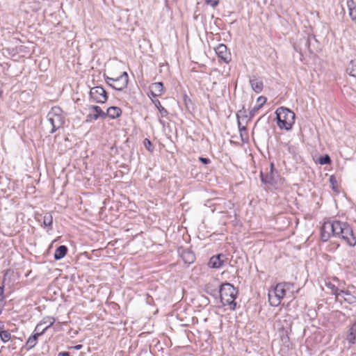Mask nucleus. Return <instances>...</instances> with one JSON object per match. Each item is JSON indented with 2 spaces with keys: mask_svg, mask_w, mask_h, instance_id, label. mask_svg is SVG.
I'll return each instance as SVG.
<instances>
[{
  "mask_svg": "<svg viewBox=\"0 0 356 356\" xmlns=\"http://www.w3.org/2000/svg\"><path fill=\"white\" fill-rule=\"evenodd\" d=\"M331 236L341 238L350 247L356 245V237L352 227L346 222L333 220L325 222L321 227V238L327 241Z\"/></svg>",
  "mask_w": 356,
  "mask_h": 356,
  "instance_id": "1",
  "label": "nucleus"
},
{
  "mask_svg": "<svg viewBox=\"0 0 356 356\" xmlns=\"http://www.w3.org/2000/svg\"><path fill=\"white\" fill-rule=\"evenodd\" d=\"M221 302L224 306H229L230 309H235V302L238 291L234 286L229 283H224L219 288Z\"/></svg>",
  "mask_w": 356,
  "mask_h": 356,
  "instance_id": "2",
  "label": "nucleus"
},
{
  "mask_svg": "<svg viewBox=\"0 0 356 356\" xmlns=\"http://www.w3.org/2000/svg\"><path fill=\"white\" fill-rule=\"evenodd\" d=\"M293 286V284L290 282L278 283L275 289L268 293L270 305L273 307L278 306L286 296V291L291 289Z\"/></svg>",
  "mask_w": 356,
  "mask_h": 356,
  "instance_id": "3",
  "label": "nucleus"
},
{
  "mask_svg": "<svg viewBox=\"0 0 356 356\" xmlns=\"http://www.w3.org/2000/svg\"><path fill=\"white\" fill-rule=\"evenodd\" d=\"M277 125L280 129L289 130L295 122V114L289 108H278L276 111Z\"/></svg>",
  "mask_w": 356,
  "mask_h": 356,
  "instance_id": "4",
  "label": "nucleus"
},
{
  "mask_svg": "<svg viewBox=\"0 0 356 356\" xmlns=\"http://www.w3.org/2000/svg\"><path fill=\"white\" fill-rule=\"evenodd\" d=\"M54 321V318L51 317H47L37 325L35 329L36 332L33 335L31 336L26 341V346L28 350L35 347L37 343L38 337L42 334L47 329L53 325Z\"/></svg>",
  "mask_w": 356,
  "mask_h": 356,
  "instance_id": "5",
  "label": "nucleus"
},
{
  "mask_svg": "<svg viewBox=\"0 0 356 356\" xmlns=\"http://www.w3.org/2000/svg\"><path fill=\"white\" fill-rule=\"evenodd\" d=\"M48 120L52 125L51 133L55 132L62 127L64 118L62 115V111L59 107H53L47 115Z\"/></svg>",
  "mask_w": 356,
  "mask_h": 356,
  "instance_id": "6",
  "label": "nucleus"
},
{
  "mask_svg": "<svg viewBox=\"0 0 356 356\" xmlns=\"http://www.w3.org/2000/svg\"><path fill=\"white\" fill-rule=\"evenodd\" d=\"M106 83L115 90H122L127 86L129 79L127 72H124L119 76H106Z\"/></svg>",
  "mask_w": 356,
  "mask_h": 356,
  "instance_id": "7",
  "label": "nucleus"
},
{
  "mask_svg": "<svg viewBox=\"0 0 356 356\" xmlns=\"http://www.w3.org/2000/svg\"><path fill=\"white\" fill-rule=\"evenodd\" d=\"M90 97L96 103H104L107 100V93L102 86H95L90 90Z\"/></svg>",
  "mask_w": 356,
  "mask_h": 356,
  "instance_id": "8",
  "label": "nucleus"
},
{
  "mask_svg": "<svg viewBox=\"0 0 356 356\" xmlns=\"http://www.w3.org/2000/svg\"><path fill=\"white\" fill-rule=\"evenodd\" d=\"M90 113L86 116V122H92L96 120L99 118H106V114L98 106H90L89 107Z\"/></svg>",
  "mask_w": 356,
  "mask_h": 356,
  "instance_id": "9",
  "label": "nucleus"
},
{
  "mask_svg": "<svg viewBox=\"0 0 356 356\" xmlns=\"http://www.w3.org/2000/svg\"><path fill=\"white\" fill-rule=\"evenodd\" d=\"M336 300L340 302H345L351 305L356 302V296L352 294L348 290H341L339 293L337 295Z\"/></svg>",
  "mask_w": 356,
  "mask_h": 356,
  "instance_id": "10",
  "label": "nucleus"
},
{
  "mask_svg": "<svg viewBox=\"0 0 356 356\" xmlns=\"http://www.w3.org/2000/svg\"><path fill=\"white\" fill-rule=\"evenodd\" d=\"M215 51L218 57L225 63H228L231 60V54L228 52L226 45L220 44Z\"/></svg>",
  "mask_w": 356,
  "mask_h": 356,
  "instance_id": "11",
  "label": "nucleus"
},
{
  "mask_svg": "<svg viewBox=\"0 0 356 356\" xmlns=\"http://www.w3.org/2000/svg\"><path fill=\"white\" fill-rule=\"evenodd\" d=\"M227 257L223 254H219L211 257L209 261V266L213 268H220L226 261Z\"/></svg>",
  "mask_w": 356,
  "mask_h": 356,
  "instance_id": "12",
  "label": "nucleus"
},
{
  "mask_svg": "<svg viewBox=\"0 0 356 356\" xmlns=\"http://www.w3.org/2000/svg\"><path fill=\"white\" fill-rule=\"evenodd\" d=\"M150 95L153 97L160 96L163 92V85L162 82L153 83L149 86Z\"/></svg>",
  "mask_w": 356,
  "mask_h": 356,
  "instance_id": "13",
  "label": "nucleus"
},
{
  "mask_svg": "<svg viewBox=\"0 0 356 356\" xmlns=\"http://www.w3.org/2000/svg\"><path fill=\"white\" fill-rule=\"evenodd\" d=\"M250 83L252 87V89L257 93H259L263 90V81L257 78V77H252L250 79Z\"/></svg>",
  "mask_w": 356,
  "mask_h": 356,
  "instance_id": "14",
  "label": "nucleus"
},
{
  "mask_svg": "<svg viewBox=\"0 0 356 356\" xmlns=\"http://www.w3.org/2000/svg\"><path fill=\"white\" fill-rule=\"evenodd\" d=\"M205 291L213 296H217L219 293L218 282L213 281L205 285Z\"/></svg>",
  "mask_w": 356,
  "mask_h": 356,
  "instance_id": "15",
  "label": "nucleus"
},
{
  "mask_svg": "<svg viewBox=\"0 0 356 356\" xmlns=\"http://www.w3.org/2000/svg\"><path fill=\"white\" fill-rule=\"evenodd\" d=\"M122 113V110L117 106H111L107 109L106 113V116H108L111 119L118 118Z\"/></svg>",
  "mask_w": 356,
  "mask_h": 356,
  "instance_id": "16",
  "label": "nucleus"
},
{
  "mask_svg": "<svg viewBox=\"0 0 356 356\" xmlns=\"http://www.w3.org/2000/svg\"><path fill=\"white\" fill-rule=\"evenodd\" d=\"M67 248L65 245H60L55 251L54 259L56 260H60L63 258L67 254Z\"/></svg>",
  "mask_w": 356,
  "mask_h": 356,
  "instance_id": "17",
  "label": "nucleus"
},
{
  "mask_svg": "<svg viewBox=\"0 0 356 356\" xmlns=\"http://www.w3.org/2000/svg\"><path fill=\"white\" fill-rule=\"evenodd\" d=\"M181 257L184 262L187 264H192L195 259V254L189 250H184L181 254Z\"/></svg>",
  "mask_w": 356,
  "mask_h": 356,
  "instance_id": "18",
  "label": "nucleus"
},
{
  "mask_svg": "<svg viewBox=\"0 0 356 356\" xmlns=\"http://www.w3.org/2000/svg\"><path fill=\"white\" fill-rule=\"evenodd\" d=\"M3 325L0 324V339L3 343L9 341L12 337L11 334L8 330H3Z\"/></svg>",
  "mask_w": 356,
  "mask_h": 356,
  "instance_id": "19",
  "label": "nucleus"
},
{
  "mask_svg": "<svg viewBox=\"0 0 356 356\" xmlns=\"http://www.w3.org/2000/svg\"><path fill=\"white\" fill-rule=\"evenodd\" d=\"M346 72L353 77L356 78V60H351L347 67H346Z\"/></svg>",
  "mask_w": 356,
  "mask_h": 356,
  "instance_id": "20",
  "label": "nucleus"
},
{
  "mask_svg": "<svg viewBox=\"0 0 356 356\" xmlns=\"http://www.w3.org/2000/svg\"><path fill=\"white\" fill-rule=\"evenodd\" d=\"M152 102L154 103L155 106L159 109L161 116L162 118L165 117L168 114V112L164 107L161 106V102L159 99H152Z\"/></svg>",
  "mask_w": 356,
  "mask_h": 356,
  "instance_id": "21",
  "label": "nucleus"
},
{
  "mask_svg": "<svg viewBox=\"0 0 356 356\" xmlns=\"http://www.w3.org/2000/svg\"><path fill=\"white\" fill-rule=\"evenodd\" d=\"M53 222V217L50 213H46L42 216V224L44 227H51Z\"/></svg>",
  "mask_w": 356,
  "mask_h": 356,
  "instance_id": "22",
  "label": "nucleus"
},
{
  "mask_svg": "<svg viewBox=\"0 0 356 356\" xmlns=\"http://www.w3.org/2000/svg\"><path fill=\"white\" fill-rule=\"evenodd\" d=\"M348 6L349 8V15L353 20H356V6L353 1H348Z\"/></svg>",
  "mask_w": 356,
  "mask_h": 356,
  "instance_id": "23",
  "label": "nucleus"
},
{
  "mask_svg": "<svg viewBox=\"0 0 356 356\" xmlns=\"http://www.w3.org/2000/svg\"><path fill=\"white\" fill-rule=\"evenodd\" d=\"M355 332L356 329L355 328V325H353L350 327V332L347 336V340L351 343H355Z\"/></svg>",
  "mask_w": 356,
  "mask_h": 356,
  "instance_id": "24",
  "label": "nucleus"
},
{
  "mask_svg": "<svg viewBox=\"0 0 356 356\" xmlns=\"http://www.w3.org/2000/svg\"><path fill=\"white\" fill-rule=\"evenodd\" d=\"M325 286L327 289H330L331 293L335 296V298L337 299V293H339L340 289H339L337 286H335L331 282H326Z\"/></svg>",
  "mask_w": 356,
  "mask_h": 356,
  "instance_id": "25",
  "label": "nucleus"
},
{
  "mask_svg": "<svg viewBox=\"0 0 356 356\" xmlns=\"http://www.w3.org/2000/svg\"><path fill=\"white\" fill-rule=\"evenodd\" d=\"M331 162V159L328 155H325L319 159V163L321 165L328 164Z\"/></svg>",
  "mask_w": 356,
  "mask_h": 356,
  "instance_id": "26",
  "label": "nucleus"
},
{
  "mask_svg": "<svg viewBox=\"0 0 356 356\" xmlns=\"http://www.w3.org/2000/svg\"><path fill=\"white\" fill-rule=\"evenodd\" d=\"M266 102V98L265 97L261 96L257 99L258 107L257 109L261 108Z\"/></svg>",
  "mask_w": 356,
  "mask_h": 356,
  "instance_id": "27",
  "label": "nucleus"
},
{
  "mask_svg": "<svg viewBox=\"0 0 356 356\" xmlns=\"http://www.w3.org/2000/svg\"><path fill=\"white\" fill-rule=\"evenodd\" d=\"M238 129H239L241 136V138H243V133L246 132V127L245 125H242L240 120H238Z\"/></svg>",
  "mask_w": 356,
  "mask_h": 356,
  "instance_id": "28",
  "label": "nucleus"
},
{
  "mask_svg": "<svg viewBox=\"0 0 356 356\" xmlns=\"http://www.w3.org/2000/svg\"><path fill=\"white\" fill-rule=\"evenodd\" d=\"M207 4H209L213 7L216 6L218 3V0H205Z\"/></svg>",
  "mask_w": 356,
  "mask_h": 356,
  "instance_id": "29",
  "label": "nucleus"
},
{
  "mask_svg": "<svg viewBox=\"0 0 356 356\" xmlns=\"http://www.w3.org/2000/svg\"><path fill=\"white\" fill-rule=\"evenodd\" d=\"M200 161L204 164H208L210 163V160L207 158L200 157Z\"/></svg>",
  "mask_w": 356,
  "mask_h": 356,
  "instance_id": "30",
  "label": "nucleus"
},
{
  "mask_svg": "<svg viewBox=\"0 0 356 356\" xmlns=\"http://www.w3.org/2000/svg\"><path fill=\"white\" fill-rule=\"evenodd\" d=\"M3 286H0V302H2L3 300Z\"/></svg>",
  "mask_w": 356,
  "mask_h": 356,
  "instance_id": "31",
  "label": "nucleus"
},
{
  "mask_svg": "<svg viewBox=\"0 0 356 356\" xmlns=\"http://www.w3.org/2000/svg\"><path fill=\"white\" fill-rule=\"evenodd\" d=\"M302 41L304 42L305 49H308L309 46V40L306 39V38H303Z\"/></svg>",
  "mask_w": 356,
  "mask_h": 356,
  "instance_id": "32",
  "label": "nucleus"
},
{
  "mask_svg": "<svg viewBox=\"0 0 356 356\" xmlns=\"http://www.w3.org/2000/svg\"><path fill=\"white\" fill-rule=\"evenodd\" d=\"M58 356H70L67 352H62L58 354Z\"/></svg>",
  "mask_w": 356,
  "mask_h": 356,
  "instance_id": "33",
  "label": "nucleus"
},
{
  "mask_svg": "<svg viewBox=\"0 0 356 356\" xmlns=\"http://www.w3.org/2000/svg\"><path fill=\"white\" fill-rule=\"evenodd\" d=\"M144 143H145V145L147 147V145H151V142L150 140H149L148 139H145L144 140Z\"/></svg>",
  "mask_w": 356,
  "mask_h": 356,
  "instance_id": "34",
  "label": "nucleus"
},
{
  "mask_svg": "<svg viewBox=\"0 0 356 356\" xmlns=\"http://www.w3.org/2000/svg\"><path fill=\"white\" fill-rule=\"evenodd\" d=\"M144 143H145V145L147 147V145H151V142L150 140H149L148 139H145L144 140Z\"/></svg>",
  "mask_w": 356,
  "mask_h": 356,
  "instance_id": "35",
  "label": "nucleus"
},
{
  "mask_svg": "<svg viewBox=\"0 0 356 356\" xmlns=\"http://www.w3.org/2000/svg\"><path fill=\"white\" fill-rule=\"evenodd\" d=\"M261 180H262V181L266 182V183H270V180L267 179H264V178H263V175H262V173L261 174Z\"/></svg>",
  "mask_w": 356,
  "mask_h": 356,
  "instance_id": "36",
  "label": "nucleus"
},
{
  "mask_svg": "<svg viewBox=\"0 0 356 356\" xmlns=\"http://www.w3.org/2000/svg\"><path fill=\"white\" fill-rule=\"evenodd\" d=\"M49 325V323H44L42 324V327H40V332H41L43 328H44L46 326H47Z\"/></svg>",
  "mask_w": 356,
  "mask_h": 356,
  "instance_id": "37",
  "label": "nucleus"
},
{
  "mask_svg": "<svg viewBox=\"0 0 356 356\" xmlns=\"http://www.w3.org/2000/svg\"><path fill=\"white\" fill-rule=\"evenodd\" d=\"M76 350H80L82 348V345H76L74 347H73Z\"/></svg>",
  "mask_w": 356,
  "mask_h": 356,
  "instance_id": "38",
  "label": "nucleus"
}]
</instances>
